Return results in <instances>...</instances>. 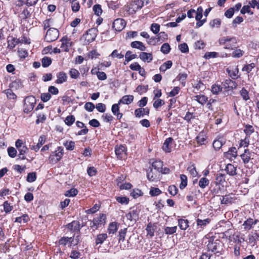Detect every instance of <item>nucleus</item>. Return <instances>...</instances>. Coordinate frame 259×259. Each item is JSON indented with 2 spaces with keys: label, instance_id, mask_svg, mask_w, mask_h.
Here are the masks:
<instances>
[{
  "label": "nucleus",
  "instance_id": "nucleus-1",
  "mask_svg": "<svg viewBox=\"0 0 259 259\" xmlns=\"http://www.w3.org/2000/svg\"><path fill=\"white\" fill-rule=\"evenodd\" d=\"M149 3V0H132L128 5L126 6V10L130 15H133L139 10L141 9L144 5Z\"/></svg>",
  "mask_w": 259,
  "mask_h": 259
},
{
  "label": "nucleus",
  "instance_id": "nucleus-2",
  "mask_svg": "<svg viewBox=\"0 0 259 259\" xmlns=\"http://www.w3.org/2000/svg\"><path fill=\"white\" fill-rule=\"evenodd\" d=\"M219 43L223 46L224 49L232 50L236 48L237 40L235 37L223 36L219 39Z\"/></svg>",
  "mask_w": 259,
  "mask_h": 259
},
{
  "label": "nucleus",
  "instance_id": "nucleus-3",
  "mask_svg": "<svg viewBox=\"0 0 259 259\" xmlns=\"http://www.w3.org/2000/svg\"><path fill=\"white\" fill-rule=\"evenodd\" d=\"M64 155V148L59 146L57 148L55 151L52 152L49 157V163L55 164L58 162L62 158Z\"/></svg>",
  "mask_w": 259,
  "mask_h": 259
},
{
  "label": "nucleus",
  "instance_id": "nucleus-4",
  "mask_svg": "<svg viewBox=\"0 0 259 259\" xmlns=\"http://www.w3.org/2000/svg\"><path fill=\"white\" fill-rule=\"evenodd\" d=\"M36 104V99L33 96L27 97L24 100V113H28L31 112Z\"/></svg>",
  "mask_w": 259,
  "mask_h": 259
},
{
  "label": "nucleus",
  "instance_id": "nucleus-5",
  "mask_svg": "<svg viewBox=\"0 0 259 259\" xmlns=\"http://www.w3.org/2000/svg\"><path fill=\"white\" fill-rule=\"evenodd\" d=\"M97 30L95 28L89 29L82 36L84 44L88 45L95 40L97 35Z\"/></svg>",
  "mask_w": 259,
  "mask_h": 259
},
{
  "label": "nucleus",
  "instance_id": "nucleus-6",
  "mask_svg": "<svg viewBox=\"0 0 259 259\" xmlns=\"http://www.w3.org/2000/svg\"><path fill=\"white\" fill-rule=\"evenodd\" d=\"M207 249L209 251L214 253H221L223 250L222 243L219 240H215V241H209L207 245Z\"/></svg>",
  "mask_w": 259,
  "mask_h": 259
},
{
  "label": "nucleus",
  "instance_id": "nucleus-7",
  "mask_svg": "<svg viewBox=\"0 0 259 259\" xmlns=\"http://www.w3.org/2000/svg\"><path fill=\"white\" fill-rule=\"evenodd\" d=\"M59 36V31L56 28H51L48 30L45 39L46 41L52 42L56 40Z\"/></svg>",
  "mask_w": 259,
  "mask_h": 259
},
{
  "label": "nucleus",
  "instance_id": "nucleus-8",
  "mask_svg": "<svg viewBox=\"0 0 259 259\" xmlns=\"http://www.w3.org/2000/svg\"><path fill=\"white\" fill-rule=\"evenodd\" d=\"M248 243L252 247L257 244L259 240V234L256 231L251 232L248 235Z\"/></svg>",
  "mask_w": 259,
  "mask_h": 259
},
{
  "label": "nucleus",
  "instance_id": "nucleus-9",
  "mask_svg": "<svg viewBox=\"0 0 259 259\" xmlns=\"http://www.w3.org/2000/svg\"><path fill=\"white\" fill-rule=\"evenodd\" d=\"M126 23L122 18H118L114 20L112 24V27L116 31H121L125 26Z\"/></svg>",
  "mask_w": 259,
  "mask_h": 259
},
{
  "label": "nucleus",
  "instance_id": "nucleus-10",
  "mask_svg": "<svg viewBox=\"0 0 259 259\" xmlns=\"http://www.w3.org/2000/svg\"><path fill=\"white\" fill-rule=\"evenodd\" d=\"M139 213L140 210L137 208L134 207L126 214V217L131 221L136 222L139 218Z\"/></svg>",
  "mask_w": 259,
  "mask_h": 259
},
{
  "label": "nucleus",
  "instance_id": "nucleus-11",
  "mask_svg": "<svg viewBox=\"0 0 259 259\" xmlns=\"http://www.w3.org/2000/svg\"><path fill=\"white\" fill-rule=\"evenodd\" d=\"M61 42V48L63 51L68 52L70 47L72 46V42L70 39L68 38L66 36H63L60 40Z\"/></svg>",
  "mask_w": 259,
  "mask_h": 259
},
{
  "label": "nucleus",
  "instance_id": "nucleus-12",
  "mask_svg": "<svg viewBox=\"0 0 259 259\" xmlns=\"http://www.w3.org/2000/svg\"><path fill=\"white\" fill-rule=\"evenodd\" d=\"M224 156L231 160L235 159L237 156V150L236 147H232L228 151L224 152Z\"/></svg>",
  "mask_w": 259,
  "mask_h": 259
},
{
  "label": "nucleus",
  "instance_id": "nucleus-13",
  "mask_svg": "<svg viewBox=\"0 0 259 259\" xmlns=\"http://www.w3.org/2000/svg\"><path fill=\"white\" fill-rule=\"evenodd\" d=\"M210 220L209 219H206L204 220L197 219L196 220L197 231L200 232L202 230L204 227L210 223Z\"/></svg>",
  "mask_w": 259,
  "mask_h": 259
},
{
  "label": "nucleus",
  "instance_id": "nucleus-14",
  "mask_svg": "<svg viewBox=\"0 0 259 259\" xmlns=\"http://www.w3.org/2000/svg\"><path fill=\"white\" fill-rule=\"evenodd\" d=\"M236 198L233 194L226 195L222 197L221 199V203L226 205L231 204L234 203Z\"/></svg>",
  "mask_w": 259,
  "mask_h": 259
},
{
  "label": "nucleus",
  "instance_id": "nucleus-15",
  "mask_svg": "<svg viewBox=\"0 0 259 259\" xmlns=\"http://www.w3.org/2000/svg\"><path fill=\"white\" fill-rule=\"evenodd\" d=\"M68 229L70 230L71 232L80 231L81 228L79 222L73 221L71 223H69L66 225Z\"/></svg>",
  "mask_w": 259,
  "mask_h": 259
},
{
  "label": "nucleus",
  "instance_id": "nucleus-16",
  "mask_svg": "<svg viewBox=\"0 0 259 259\" xmlns=\"http://www.w3.org/2000/svg\"><path fill=\"white\" fill-rule=\"evenodd\" d=\"M115 152L118 159H121L125 155V148L122 145L116 146L115 148Z\"/></svg>",
  "mask_w": 259,
  "mask_h": 259
},
{
  "label": "nucleus",
  "instance_id": "nucleus-17",
  "mask_svg": "<svg viewBox=\"0 0 259 259\" xmlns=\"http://www.w3.org/2000/svg\"><path fill=\"white\" fill-rule=\"evenodd\" d=\"M94 222L99 228L104 226L106 223V215L105 214H100L99 216L94 218Z\"/></svg>",
  "mask_w": 259,
  "mask_h": 259
},
{
  "label": "nucleus",
  "instance_id": "nucleus-18",
  "mask_svg": "<svg viewBox=\"0 0 259 259\" xmlns=\"http://www.w3.org/2000/svg\"><path fill=\"white\" fill-rule=\"evenodd\" d=\"M257 223V220L249 218L244 222L242 226L246 231L250 230Z\"/></svg>",
  "mask_w": 259,
  "mask_h": 259
},
{
  "label": "nucleus",
  "instance_id": "nucleus-19",
  "mask_svg": "<svg viewBox=\"0 0 259 259\" xmlns=\"http://www.w3.org/2000/svg\"><path fill=\"white\" fill-rule=\"evenodd\" d=\"M149 114V109L148 108H138L135 110V115L136 117L140 118L143 117L144 115H148Z\"/></svg>",
  "mask_w": 259,
  "mask_h": 259
},
{
  "label": "nucleus",
  "instance_id": "nucleus-20",
  "mask_svg": "<svg viewBox=\"0 0 259 259\" xmlns=\"http://www.w3.org/2000/svg\"><path fill=\"white\" fill-rule=\"evenodd\" d=\"M223 85L227 90H233L237 87V83L230 78L225 79L223 82Z\"/></svg>",
  "mask_w": 259,
  "mask_h": 259
},
{
  "label": "nucleus",
  "instance_id": "nucleus-21",
  "mask_svg": "<svg viewBox=\"0 0 259 259\" xmlns=\"http://www.w3.org/2000/svg\"><path fill=\"white\" fill-rule=\"evenodd\" d=\"M253 153L250 152L248 149H245L244 153L240 156L244 164L248 163L251 159Z\"/></svg>",
  "mask_w": 259,
  "mask_h": 259
},
{
  "label": "nucleus",
  "instance_id": "nucleus-22",
  "mask_svg": "<svg viewBox=\"0 0 259 259\" xmlns=\"http://www.w3.org/2000/svg\"><path fill=\"white\" fill-rule=\"evenodd\" d=\"M134 99L133 95H124L118 101V104L129 105L133 102Z\"/></svg>",
  "mask_w": 259,
  "mask_h": 259
},
{
  "label": "nucleus",
  "instance_id": "nucleus-23",
  "mask_svg": "<svg viewBox=\"0 0 259 259\" xmlns=\"http://www.w3.org/2000/svg\"><path fill=\"white\" fill-rule=\"evenodd\" d=\"M120 104H118V103L117 104H114L112 105L111 107V111L114 115L116 116L117 119H120L123 114L122 113L119 112V106Z\"/></svg>",
  "mask_w": 259,
  "mask_h": 259
},
{
  "label": "nucleus",
  "instance_id": "nucleus-24",
  "mask_svg": "<svg viewBox=\"0 0 259 259\" xmlns=\"http://www.w3.org/2000/svg\"><path fill=\"white\" fill-rule=\"evenodd\" d=\"M225 170L229 176H234L237 174L236 167L231 163L226 165Z\"/></svg>",
  "mask_w": 259,
  "mask_h": 259
},
{
  "label": "nucleus",
  "instance_id": "nucleus-25",
  "mask_svg": "<svg viewBox=\"0 0 259 259\" xmlns=\"http://www.w3.org/2000/svg\"><path fill=\"white\" fill-rule=\"evenodd\" d=\"M196 141L199 145H205L207 143V137L204 132H200L196 137Z\"/></svg>",
  "mask_w": 259,
  "mask_h": 259
},
{
  "label": "nucleus",
  "instance_id": "nucleus-26",
  "mask_svg": "<svg viewBox=\"0 0 259 259\" xmlns=\"http://www.w3.org/2000/svg\"><path fill=\"white\" fill-rule=\"evenodd\" d=\"M173 139L171 137L166 139L164 141L162 146V149L166 152H170L171 151V147L170 144H171Z\"/></svg>",
  "mask_w": 259,
  "mask_h": 259
},
{
  "label": "nucleus",
  "instance_id": "nucleus-27",
  "mask_svg": "<svg viewBox=\"0 0 259 259\" xmlns=\"http://www.w3.org/2000/svg\"><path fill=\"white\" fill-rule=\"evenodd\" d=\"M225 142V140L223 138H219L213 141V147L215 150H219Z\"/></svg>",
  "mask_w": 259,
  "mask_h": 259
},
{
  "label": "nucleus",
  "instance_id": "nucleus-28",
  "mask_svg": "<svg viewBox=\"0 0 259 259\" xmlns=\"http://www.w3.org/2000/svg\"><path fill=\"white\" fill-rule=\"evenodd\" d=\"M139 58L144 62H150L153 60V56L151 53L142 52L139 55Z\"/></svg>",
  "mask_w": 259,
  "mask_h": 259
},
{
  "label": "nucleus",
  "instance_id": "nucleus-29",
  "mask_svg": "<svg viewBox=\"0 0 259 259\" xmlns=\"http://www.w3.org/2000/svg\"><path fill=\"white\" fill-rule=\"evenodd\" d=\"M131 46L133 48L137 49L141 51H144L146 49L144 44L140 41H134L132 42Z\"/></svg>",
  "mask_w": 259,
  "mask_h": 259
},
{
  "label": "nucleus",
  "instance_id": "nucleus-30",
  "mask_svg": "<svg viewBox=\"0 0 259 259\" xmlns=\"http://www.w3.org/2000/svg\"><path fill=\"white\" fill-rule=\"evenodd\" d=\"M46 141L45 137L44 136H40L38 139V142L36 145H33L31 148L32 150L37 152L39 150L41 146L45 143Z\"/></svg>",
  "mask_w": 259,
  "mask_h": 259
},
{
  "label": "nucleus",
  "instance_id": "nucleus-31",
  "mask_svg": "<svg viewBox=\"0 0 259 259\" xmlns=\"http://www.w3.org/2000/svg\"><path fill=\"white\" fill-rule=\"evenodd\" d=\"M227 71L229 75V76L232 79H236L238 78V69L237 68H227Z\"/></svg>",
  "mask_w": 259,
  "mask_h": 259
},
{
  "label": "nucleus",
  "instance_id": "nucleus-32",
  "mask_svg": "<svg viewBox=\"0 0 259 259\" xmlns=\"http://www.w3.org/2000/svg\"><path fill=\"white\" fill-rule=\"evenodd\" d=\"M118 225L116 222H112L109 224L107 229L109 234H113L116 232L118 230Z\"/></svg>",
  "mask_w": 259,
  "mask_h": 259
},
{
  "label": "nucleus",
  "instance_id": "nucleus-33",
  "mask_svg": "<svg viewBox=\"0 0 259 259\" xmlns=\"http://www.w3.org/2000/svg\"><path fill=\"white\" fill-rule=\"evenodd\" d=\"M178 226L181 230H186L189 227V221L186 219L178 220Z\"/></svg>",
  "mask_w": 259,
  "mask_h": 259
},
{
  "label": "nucleus",
  "instance_id": "nucleus-34",
  "mask_svg": "<svg viewBox=\"0 0 259 259\" xmlns=\"http://www.w3.org/2000/svg\"><path fill=\"white\" fill-rule=\"evenodd\" d=\"M107 235L106 233L99 234L96 238V245L102 244L107 239Z\"/></svg>",
  "mask_w": 259,
  "mask_h": 259
},
{
  "label": "nucleus",
  "instance_id": "nucleus-35",
  "mask_svg": "<svg viewBox=\"0 0 259 259\" xmlns=\"http://www.w3.org/2000/svg\"><path fill=\"white\" fill-rule=\"evenodd\" d=\"M30 220L28 214H24L21 217H17L15 218V222L19 223H26Z\"/></svg>",
  "mask_w": 259,
  "mask_h": 259
},
{
  "label": "nucleus",
  "instance_id": "nucleus-36",
  "mask_svg": "<svg viewBox=\"0 0 259 259\" xmlns=\"http://www.w3.org/2000/svg\"><path fill=\"white\" fill-rule=\"evenodd\" d=\"M155 228L156 227L154 225H152L151 223H149L146 228L147 235L151 237L154 236Z\"/></svg>",
  "mask_w": 259,
  "mask_h": 259
},
{
  "label": "nucleus",
  "instance_id": "nucleus-37",
  "mask_svg": "<svg viewBox=\"0 0 259 259\" xmlns=\"http://www.w3.org/2000/svg\"><path fill=\"white\" fill-rule=\"evenodd\" d=\"M172 62L170 60H168L163 63L159 67V70L161 72H165L166 70L171 68Z\"/></svg>",
  "mask_w": 259,
  "mask_h": 259
},
{
  "label": "nucleus",
  "instance_id": "nucleus-38",
  "mask_svg": "<svg viewBox=\"0 0 259 259\" xmlns=\"http://www.w3.org/2000/svg\"><path fill=\"white\" fill-rule=\"evenodd\" d=\"M57 79L56 82L57 83H62L63 82L66 81L67 76L66 74L63 72H59L57 75Z\"/></svg>",
  "mask_w": 259,
  "mask_h": 259
},
{
  "label": "nucleus",
  "instance_id": "nucleus-39",
  "mask_svg": "<svg viewBox=\"0 0 259 259\" xmlns=\"http://www.w3.org/2000/svg\"><path fill=\"white\" fill-rule=\"evenodd\" d=\"M71 238L68 237H61L59 240V244L63 246H65L68 244L69 247H70V244H71Z\"/></svg>",
  "mask_w": 259,
  "mask_h": 259
},
{
  "label": "nucleus",
  "instance_id": "nucleus-40",
  "mask_svg": "<svg viewBox=\"0 0 259 259\" xmlns=\"http://www.w3.org/2000/svg\"><path fill=\"white\" fill-rule=\"evenodd\" d=\"M194 100L201 105H204L207 101L208 98L204 95H196L194 97Z\"/></svg>",
  "mask_w": 259,
  "mask_h": 259
},
{
  "label": "nucleus",
  "instance_id": "nucleus-41",
  "mask_svg": "<svg viewBox=\"0 0 259 259\" xmlns=\"http://www.w3.org/2000/svg\"><path fill=\"white\" fill-rule=\"evenodd\" d=\"M8 48L10 50H12L14 48L16 45L17 41L15 38L12 36L8 37Z\"/></svg>",
  "mask_w": 259,
  "mask_h": 259
},
{
  "label": "nucleus",
  "instance_id": "nucleus-42",
  "mask_svg": "<svg viewBox=\"0 0 259 259\" xmlns=\"http://www.w3.org/2000/svg\"><path fill=\"white\" fill-rule=\"evenodd\" d=\"M187 76L188 75L186 73H179V75L177 76V79L180 81L183 87L185 85L186 80Z\"/></svg>",
  "mask_w": 259,
  "mask_h": 259
},
{
  "label": "nucleus",
  "instance_id": "nucleus-43",
  "mask_svg": "<svg viewBox=\"0 0 259 259\" xmlns=\"http://www.w3.org/2000/svg\"><path fill=\"white\" fill-rule=\"evenodd\" d=\"M162 165L163 163L160 160H155L152 164V167L158 172L160 171V169L162 167Z\"/></svg>",
  "mask_w": 259,
  "mask_h": 259
},
{
  "label": "nucleus",
  "instance_id": "nucleus-44",
  "mask_svg": "<svg viewBox=\"0 0 259 259\" xmlns=\"http://www.w3.org/2000/svg\"><path fill=\"white\" fill-rule=\"evenodd\" d=\"M63 145L67 150L72 151L75 148V142L72 141H66L63 143Z\"/></svg>",
  "mask_w": 259,
  "mask_h": 259
},
{
  "label": "nucleus",
  "instance_id": "nucleus-45",
  "mask_svg": "<svg viewBox=\"0 0 259 259\" xmlns=\"http://www.w3.org/2000/svg\"><path fill=\"white\" fill-rule=\"evenodd\" d=\"M171 50L169 45L166 42L163 44L160 48V51L164 55L168 54Z\"/></svg>",
  "mask_w": 259,
  "mask_h": 259
},
{
  "label": "nucleus",
  "instance_id": "nucleus-46",
  "mask_svg": "<svg viewBox=\"0 0 259 259\" xmlns=\"http://www.w3.org/2000/svg\"><path fill=\"white\" fill-rule=\"evenodd\" d=\"M116 200L121 204L126 205L129 203V198L126 197L116 196L115 197Z\"/></svg>",
  "mask_w": 259,
  "mask_h": 259
},
{
  "label": "nucleus",
  "instance_id": "nucleus-47",
  "mask_svg": "<svg viewBox=\"0 0 259 259\" xmlns=\"http://www.w3.org/2000/svg\"><path fill=\"white\" fill-rule=\"evenodd\" d=\"M209 183V181L208 179L205 177L201 178L199 181V186L201 188H205L206 186L208 185Z\"/></svg>",
  "mask_w": 259,
  "mask_h": 259
},
{
  "label": "nucleus",
  "instance_id": "nucleus-48",
  "mask_svg": "<svg viewBox=\"0 0 259 259\" xmlns=\"http://www.w3.org/2000/svg\"><path fill=\"white\" fill-rule=\"evenodd\" d=\"M147 177L150 181H155L157 179V176L153 172L152 169L147 171Z\"/></svg>",
  "mask_w": 259,
  "mask_h": 259
},
{
  "label": "nucleus",
  "instance_id": "nucleus-49",
  "mask_svg": "<svg viewBox=\"0 0 259 259\" xmlns=\"http://www.w3.org/2000/svg\"><path fill=\"white\" fill-rule=\"evenodd\" d=\"M181 184L180 185V188L181 189H184L187 185V177L185 175H181L180 176Z\"/></svg>",
  "mask_w": 259,
  "mask_h": 259
},
{
  "label": "nucleus",
  "instance_id": "nucleus-50",
  "mask_svg": "<svg viewBox=\"0 0 259 259\" xmlns=\"http://www.w3.org/2000/svg\"><path fill=\"white\" fill-rule=\"evenodd\" d=\"M30 16V13L27 9H24L19 15V18L21 21L26 20Z\"/></svg>",
  "mask_w": 259,
  "mask_h": 259
},
{
  "label": "nucleus",
  "instance_id": "nucleus-51",
  "mask_svg": "<svg viewBox=\"0 0 259 259\" xmlns=\"http://www.w3.org/2000/svg\"><path fill=\"white\" fill-rule=\"evenodd\" d=\"M78 190L75 188H71L66 191L65 196L66 197H74L78 194Z\"/></svg>",
  "mask_w": 259,
  "mask_h": 259
},
{
  "label": "nucleus",
  "instance_id": "nucleus-52",
  "mask_svg": "<svg viewBox=\"0 0 259 259\" xmlns=\"http://www.w3.org/2000/svg\"><path fill=\"white\" fill-rule=\"evenodd\" d=\"M222 90V87L221 85L214 84L211 87V92L213 94L217 95Z\"/></svg>",
  "mask_w": 259,
  "mask_h": 259
},
{
  "label": "nucleus",
  "instance_id": "nucleus-53",
  "mask_svg": "<svg viewBox=\"0 0 259 259\" xmlns=\"http://www.w3.org/2000/svg\"><path fill=\"white\" fill-rule=\"evenodd\" d=\"M226 176L221 173H218L216 175L215 180L217 183L221 184L225 181Z\"/></svg>",
  "mask_w": 259,
  "mask_h": 259
},
{
  "label": "nucleus",
  "instance_id": "nucleus-54",
  "mask_svg": "<svg viewBox=\"0 0 259 259\" xmlns=\"http://www.w3.org/2000/svg\"><path fill=\"white\" fill-rule=\"evenodd\" d=\"M75 120V117L73 115H71L67 116L65 118L64 122L68 126H71L74 122Z\"/></svg>",
  "mask_w": 259,
  "mask_h": 259
},
{
  "label": "nucleus",
  "instance_id": "nucleus-55",
  "mask_svg": "<svg viewBox=\"0 0 259 259\" xmlns=\"http://www.w3.org/2000/svg\"><path fill=\"white\" fill-rule=\"evenodd\" d=\"M177 230V226H174L172 227H166L164 228V232L167 235H172L176 232Z\"/></svg>",
  "mask_w": 259,
  "mask_h": 259
},
{
  "label": "nucleus",
  "instance_id": "nucleus-56",
  "mask_svg": "<svg viewBox=\"0 0 259 259\" xmlns=\"http://www.w3.org/2000/svg\"><path fill=\"white\" fill-rule=\"evenodd\" d=\"M127 233V228H124L123 229H121L119 231V243H120V242L123 241L125 239V237L126 234Z\"/></svg>",
  "mask_w": 259,
  "mask_h": 259
},
{
  "label": "nucleus",
  "instance_id": "nucleus-57",
  "mask_svg": "<svg viewBox=\"0 0 259 259\" xmlns=\"http://www.w3.org/2000/svg\"><path fill=\"white\" fill-rule=\"evenodd\" d=\"M254 128L252 125L249 124H247L245 126V128L244 129V132L246 135V136H249L252 133L254 132Z\"/></svg>",
  "mask_w": 259,
  "mask_h": 259
},
{
  "label": "nucleus",
  "instance_id": "nucleus-58",
  "mask_svg": "<svg viewBox=\"0 0 259 259\" xmlns=\"http://www.w3.org/2000/svg\"><path fill=\"white\" fill-rule=\"evenodd\" d=\"M90 67L87 65H83L79 67V73H80L82 76H86L89 71Z\"/></svg>",
  "mask_w": 259,
  "mask_h": 259
},
{
  "label": "nucleus",
  "instance_id": "nucleus-59",
  "mask_svg": "<svg viewBox=\"0 0 259 259\" xmlns=\"http://www.w3.org/2000/svg\"><path fill=\"white\" fill-rule=\"evenodd\" d=\"M81 253L75 250H72L70 253L69 257L72 259H81Z\"/></svg>",
  "mask_w": 259,
  "mask_h": 259
},
{
  "label": "nucleus",
  "instance_id": "nucleus-60",
  "mask_svg": "<svg viewBox=\"0 0 259 259\" xmlns=\"http://www.w3.org/2000/svg\"><path fill=\"white\" fill-rule=\"evenodd\" d=\"M41 63L44 67H47L51 65L52 60L50 57H44L41 60Z\"/></svg>",
  "mask_w": 259,
  "mask_h": 259
},
{
  "label": "nucleus",
  "instance_id": "nucleus-61",
  "mask_svg": "<svg viewBox=\"0 0 259 259\" xmlns=\"http://www.w3.org/2000/svg\"><path fill=\"white\" fill-rule=\"evenodd\" d=\"M36 179V175L35 172H29L27 176L26 180L28 182L32 183L34 182Z\"/></svg>",
  "mask_w": 259,
  "mask_h": 259
},
{
  "label": "nucleus",
  "instance_id": "nucleus-62",
  "mask_svg": "<svg viewBox=\"0 0 259 259\" xmlns=\"http://www.w3.org/2000/svg\"><path fill=\"white\" fill-rule=\"evenodd\" d=\"M7 151L8 155L10 157L14 158L16 156L17 152L15 148L10 147L8 148Z\"/></svg>",
  "mask_w": 259,
  "mask_h": 259
},
{
  "label": "nucleus",
  "instance_id": "nucleus-63",
  "mask_svg": "<svg viewBox=\"0 0 259 259\" xmlns=\"http://www.w3.org/2000/svg\"><path fill=\"white\" fill-rule=\"evenodd\" d=\"M150 29L154 34H158L160 31V25L157 23H152L151 25Z\"/></svg>",
  "mask_w": 259,
  "mask_h": 259
},
{
  "label": "nucleus",
  "instance_id": "nucleus-64",
  "mask_svg": "<svg viewBox=\"0 0 259 259\" xmlns=\"http://www.w3.org/2000/svg\"><path fill=\"white\" fill-rule=\"evenodd\" d=\"M69 75L72 78L76 79L79 75V72L76 69L72 68L69 71Z\"/></svg>",
  "mask_w": 259,
  "mask_h": 259
}]
</instances>
